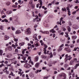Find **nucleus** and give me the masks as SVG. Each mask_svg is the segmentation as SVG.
Wrapping results in <instances>:
<instances>
[{
    "label": "nucleus",
    "mask_w": 79,
    "mask_h": 79,
    "mask_svg": "<svg viewBox=\"0 0 79 79\" xmlns=\"http://www.w3.org/2000/svg\"><path fill=\"white\" fill-rule=\"evenodd\" d=\"M36 46V47H39V43H36V44H34Z\"/></svg>",
    "instance_id": "29"
},
{
    "label": "nucleus",
    "mask_w": 79,
    "mask_h": 79,
    "mask_svg": "<svg viewBox=\"0 0 79 79\" xmlns=\"http://www.w3.org/2000/svg\"><path fill=\"white\" fill-rule=\"evenodd\" d=\"M71 59H72V57H69V59H68V60H69V61H70V60H71Z\"/></svg>",
    "instance_id": "61"
},
{
    "label": "nucleus",
    "mask_w": 79,
    "mask_h": 79,
    "mask_svg": "<svg viewBox=\"0 0 79 79\" xmlns=\"http://www.w3.org/2000/svg\"><path fill=\"white\" fill-rule=\"evenodd\" d=\"M57 50L58 52H60V51L62 50V48L60 47V48L58 49Z\"/></svg>",
    "instance_id": "28"
},
{
    "label": "nucleus",
    "mask_w": 79,
    "mask_h": 79,
    "mask_svg": "<svg viewBox=\"0 0 79 79\" xmlns=\"http://www.w3.org/2000/svg\"><path fill=\"white\" fill-rule=\"evenodd\" d=\"M39 56H36L35 57V62H37L38 61V60H39Z\"/></svg>",
    "instance_id": "8"
},
{
    "label": "nucleus",
    "mask_w": 79,
    "mask_h": 79,
    "mask_svg": "<svg viewBox=\"0 0 79 79\" xmlns=\"http://www.w3.org/2000/svg\"><path fill=\"white\" fill-rule=\"evenodd\" d=\"M64 50H66V51H67V52H69H69H71V49H70V48H65Z\"/></svg>",
    "instance_id": "4"
},
{
    "label": "nucleus",
    "mask_w": 79,
    "mask_h": 79,
    "mask_svg": "<svg viewBox=\"0 0 79 79\" xmlns=\"http://www.w3.org/2000/svg\"><path fill=\"white\" fill-rule=\"evenodd\" d=\"M14 40L16 42H18L17 41H18V40L17 39L14 38Z\"/></svg>",
    "instance_id": "33"
},
{
    "label": "nucleus",
    "mask_w": 79,
    "mask_h": 79,
    "mask_svg": "<svg viewBox=\"0 0 79 79\" xmlns=\"http://www.w3.org/2000/svg\"><path fill=\"white\" fill-rule=\"evenodd\" d=\"M73 29H78V28H79L78 26L76 25H73Z\"/></svg>",
    "instance_id": "7"
},
{
    "label": "nucleus",
    "mask_w": 79,
    "mask_h": 79,
    "mask_svg": "<svg viewBox=\"0 0 79 79\" xmlns=\"http://www.w3.org/2000/svg\"><path fill=\"white\" fill-rule=\"evenodd\" d=\"M67 28L68 32H70V31H71V27H70L68 26L67 27Z\"/></svg>",
    "instance_id": "23"
},
{
    "label": "nucleus",
    "mask_w": 79,
    "mask_h": 79,
    "mask_svg": "<svg viewBox=\"0 0 79 79\" xmlns=\"http://www.w3.org/2000/svg\"><path fill=\"white\" fill-rule=\"evenodd\" d=\"M10 38V37L7 36V35H6L4 36V40H8L9 38Z\"/></svg>",
    "instance_id": "12"
},
{
    "label": "nucleus",
    "mask_w": 79,
    "mask_h": 79,
    "mask_svg": "<svg viewBox=\"0 0 79 79\" xmlns=\"http://www.w3.org/2000/svg\"><path fill=\"white\" fill-rule=\"evenodd\" d=\"M77 36H72V40H76L77 39Z\"/></svg>",
    "instance_id": "10"
},
{
    "label": "nucleus",
    "mask_w": 79,
    "mask_h": 79,
    "mask_svg": "<svg viewBox=\"0 0 79 79\" xmlns=\"http://www.w3.org/2000/svg\"><path fill=\"white\" fill-rule=\"evenodd\" d=\"M4 20L6 23H8V20L7 19H4Z\"/></svg>",
    "instance_id": "55"
},
{
    "label": "nucleus",
    "mask_w": 79,
    "mask_h": 79,
    "mask_svg": "<svg viewBox=\"0 0 79 79\" xmlns=\"http://www.w3.org/2000/svg\"><path fill=\"white\" fill-rule=\"evenodd\" d=\"M26 33L28 35L31 34V29L30 28H28L27 29Z\"/></svg>",
    "instance_id": "2"
},
{
    "label": "nucleus",
    "mask_w": 79,
    "mask_h": 79,
    "mask_svg": "<svg viewBox=\"0 0 79 79\" xmlns=\"http://www.w3.org/2000/svg\"><path fill=\"white\" fill-rule=\"evenodd\" d=\"M22 59L24 60V61H25L26 60V57L24 56H23L22 58Z\"/></svg>",
    "instance_id": "27"
},
{
    "label": "nucleus",
    "mask_w": 79,
    "mask_h": 79,
    "mask_svg": "<svg viewBox=\"0 0 79 79\" xmlns=\"http://www.w3.org/2000/svg\"><path fill=\"white\" fill-rule=\"evenodd\" d=\"M74 47V45L73 44H72L70 45V48H73Z\"/></svg>",
    "instance_id": "37"
},
{
    "label": "nucleus",
    "mask_w": 79,
    "mask_h": 79,
    "mask_svg": "<svg viewBox=\"0 0 79 79\" xmlns=\"http://www.w3.org/2000/svg\"><path fill=\"white\" fill-rule=\"evenodd\" d=\"M50 32H52V33H54L55 32V31H54V29H52L50 31Z\"/></svg>",
    "instance_id": "26"
},
{
    "label": "nucleus",
    "mask_w": 79,
    "mask_h": 79,
    "mask_svg": "<svg viewBox=\"0 0 79 79\" xmlns=\"http://www.w3.org/2000/svg\"><path fill=\"white\" fill-rule=\"evenodd\" d=\"M69 24L70 26H71L72 25V24H71V22H69Z\"/></svg>",
    "instance_id": "56"
},
{
    "label": "nucleus",
    "mask_w": 79,
    "mask_h": 79,
    "mask_svg": "<svg viewBox=\"0 0 79 79\" xmlns=\"http://www.w3.org/2000/svg\"><path fill=\"white\" fill-rule=\"evenodd\" d=\"M64 44H62L60 46V48H61L62 47H64Z\"/></svg>",
    "instance_id": "51"
},
{
    "label": "nucleus",
    "mask_w": 79,
    "mask_h": 79,
    "mask_svg": "<svg viewBox=\"0 0 79 79\" xmlns=\"http://www.w3.org/2000/svg\"><path fill=\"white\" fill-rule=\"evenodd\" d=\"M68 54H67L65 55V57L66 58H68Z\"/></svg>",
    "instance_id": "62"
},
{
    "label": "nucleus",
    "mask_w": 79,
    "mask_h": 79,
    "mask_svg": "<svg viewBox=\"0 0 79 79\" xmlns=\"http://www.w3.org/2000/svg\"><path fill=\"white\" fill-rule=\"evenodd\" d=\"M3 51L2 50H0V55L2 56L3 55Z\"/></svg>",
    "instance_id": "20"
},
{
    "label": "nucleus",
    "mask_w": 79,
    "mask_h": 79,
    "mask_svg": "<svg viewBox=\"0 0 79 79\" xmlns=\"http://www.w3.org/2000/svg\"><path fill=\"white\" fill-rule=\"evenodd\" d=\"M12 47H13L14 48H16V46L14 44H12Z\"/></svg>",
    "instance_id": "41"
},
{
    "label": "nucleus",
    "mask_w": 79,
    "mask_h": 79,
    "mask_svg": "<svg viewBox=\"0 0 79 79\" xmlns=\"http://www.w3.org/2000/svg\"><path fill=\"white\" fill-rule=\"evenodd\" d=\"M41 71H42V70L40 69V70H37L36 71H35V73H36V74H37V73H39V72H41Z\"/></svg>",
    "instance_id": "22"
},
{
    "label": "nucleus",
    "mask_w": 79,
    "mask_h": 79,
    "mask_svg": "<svg viewBox=\"0 0 79 79\" xmlns=\"http://www.w3.org/2000/svg\"><path fill=\"white\" fill-rule=\"evenodd\" d=\"M40 64V62H37L35 64V68H39V64Z\"/></svg>",
    "instance_id": "5"
},
{
    "label": "nucleus",
    "mask_w": 79,
    "mask_h": 79,
    "mask_svg": "<svg viewBox=\"0 0 79 79\" xmlns=\"http://www.w3.org/2000/svg\"><path fill=\"white\" fill-rule=\"evenodd\" d=\"M44 46L45 48H44V49L46 50V49H47V45L45 44H44Z\"/></svg>",
    "instance_id": "24"
},
{
    "label": "nucleus",
    "mask_w": 79,
    "mask_h": 79,
    "mask_svg": "<svg viewBox=\"0 0 79 79\" xmlns=\"http://www.w3.org/2000/svg\"><path fill=\"white\" fill-rule=\"evenodd\" d=\"M61 10L62 11H65V12H66V9L65 8H62Z\"/></svg>",
    "instance_id": "19"
},
{
    "label": "nucleus",
    "mask_w": 79,
    "mask_h": 79,
    "mask_svg": "<svg viewBox=\"0 0 79 79\" xmlns=\"http://www.w3.org/2000/svg\"><path fill=\"white\" fill-rule=\"evenodd\" d=\"M18 3H19V4H21V0H19L18 1Z\"/></svg>",
    "instance_id": "45"
},
{
    "label": "nucleus",
    "mask_w": 79,
    "mask_h": 79,
    "mask_svg": "<svg viewBox=\"0 0 79 79\" xmlns=\"http://www.w3.org/2000/svg\"><path fill=\"white\" fill-rule=\"evenodd\" d=\"M44 53L45 55H46L47 52H46L47 51V50L46 49H44Z\"/></svg>",
    "instance_id": "36"
},
{
    "label": "nucleus",
    "mask_w": 79,
    "mask_h": 79,
    "mask_svg": "<svg viewBox=\"0 0 79 79\" xmlns=\"http://www.w3.org/2000/svg\"><path fill=\"white\" fill-rule=\"evenodd\" d=\"M41 32L42 33V34H49V32L47 31H41Z\"/></svg>",
    "instance_id": "9"
},
{
    "label": "nucleus",
    "mask_w": 79,
    "mask_h": 79,
    "mask_svg": "<svg viewBox=\"0 0 79 79\" xmlns=\"http://www.w3.org/2000/svg\"><path fill=\"white\" fill-rule=\"evenodd\" d=\"M77 50V48H75L73 51H76Z\"/></svg>",
    "instance_id": "59"
},
{
    "label": "nucleus",
    "mask_w": 79,
    "mask_h": 79,
    "mask_svg": "<svg viewBox=\"0 0 79 79\" xmlns=\"http://www.w3.org/2000/svg\"><path fill=\"white\" fill-rule=\"evenodd\" d=\"M74 64V61L73 60H71L70 61V63H69V64L70 65H73Z\"/></svg>",
    "instance_id": "18"
},
{
    "label": "nucleus",
    "mask_w": 79,
    "mask_h": 79,
    "mask_svg": "<svg viewBox=\"0 0 79 79\" xmlns=\"http://www.w3.org/2000/svg\"><path fill=\"white\" fill-rule=\"evenodd\" d=\"M50 77V76H47L46 77H44L43 78L44 79H47L48 78V77Z\"/></svg>",
    "instance_id": "25"
},
{
    "label": "nucleus",
    "mask_w": 79,
    "mask_h": 79,
    "mask_svg": "<svg viewBox=\"0 0 79 79\" xmlns=\"http://www.w3.org/2000/svg\"><path fill=\"white\" fill-rule=\"evenodd\" d=\"M31 6L32 9H34V7H35V5H34V4H32L31 5Z\"/></svg>",
    "instance_id": "16"
},
{
    "label": "nucleus",
    "mask_w": 79,
    "mask_h": 79,
    "mask_svg": "<svg viewBox=\"0 0 79 79\" xmlns=\"http://www.w3.org/2000/svg\"><path fill=\"white\" fill-rule=\"evenodd\" d=\"M37 37V34H34L33 35V38H35V37Z\"/></svg>",
    "instance_id": "30"
},
{
    "label": "nucleus",
    "mask_w": 79,
    "mask_h": 79,
    "mask_svg": "<svg viewBox=\"0 0 79 79\" xmlns=\"http://www.w3.org/2000/svg\"><path fill=\"white\" fill-rule=\"evenodd\" d=\"M37 27V25L35 24V25L34 26V27L35 28H36V27Z\"/></svg>",
    "instance_id": "64"
},
{
    "label": "nucleus",
    "mask_w": 79,
    "mask_h": 79,
    "mask_svg": "<svg viewBox=\"0 0 79 79\" xmlns=\"http://www.w3.org/2000/svg\"><path fill=\"white\" fill-rule=\"evenodd\" d=\"M8 50L10 49V50H12V47H11V46H9L8 47Z\"/></svg>",
    "instance_id": "39"
},
{
    "label": "nucleus",
    "mask_w": 79,
    "mask_h": 79,
    "mask_svg": "<svg viewBox=\"0 0 79 79\" xmlns=\"http://www.w3.org/2000/svg\"><path fill=\"white\" fill-rule=\"evenodd\" d=\"M68 60V58H65L64 59L65 62H66Z\"/></svg>",
    "instance_id": "38"
},
{
    "label": "nucleus",
    "mask_w": 79,
    "mask_h": 79,
    "mask_svg": "<svg viewBox=\"0 0 79 79\" xmlns=\"http://www.w3.org/2000/svg\"><path fill=\"white\" fill-rule=\"evenodd\" d=\"M15 52H18V49H15Z\"/></svg>",
    "instance_id": "60"
},
{
    "label": "nucleus",
    "mask_w": 79,
    "mask_h": 79,
    "mask_svg": "<svg viewBox=\"0 0 79 79\" xmlns=\"http://www.w3.org/2000/svg\"><path fill=\"white\" fill-rule=\"evenodd\" d=\"M16 47H18V42H16L15 43V45Z\"/></svg>",
    "instance_id": "58"
},
{
    "label": "nucleus",
    "mask_w": 79,
    "mask_h": 79,
    "mask_svg": "<svg viewBox=\"0 0 79 79\" xmlns=\"http://www.w3.org/2000/svg\"><path fill=\"white\" fill-rule=\"evenodd\" d=\"M60 77H64V78L63 79H66V75L64 73H63L59 75Z\"/></svg>",
    "instance_id": "3"
},
{
    "label": "nucleus",
    "mask_w": 79,
    "mask_h": 79,
    "mask_svg": "<svg viewBox=\"0 0 79 79\" xmlns=\"http://www.w3.org/2000/svg\"><path fill=\"white\" fill-rule=\"evenodd\" d=\"M40 5H42V1H40Z\"/></svg>",
    "instance_id": "63"
},
{
    "label": "nucleus",
    "mask_w": 79,
    "mask_h": 79,
    "mask_svg": "<svg viewBox=\"0 0 79 79\" xmlns=\"http://www.w3.org/2000/svg\"><path fill=\"white\" fill-rule=\"evenodd\" d=\"M3 26H0V29H1V30H3Z\"/></svg>",
    "instance_id": "31"
},
{
    "label": "nucleus",
    "mask_w": 79,
    "mask_h": 79,
    "mask_svg": "<svg viewBox=\"0 0 79 79\" xmlns=\"http://www.w3.org/2000/svg\"><path fill=\"white\" fill-rule=\"evenodd\" d=\"M11 29L12 30H13V31H14L15 30V28L13 27L12 26L11 27Z\"/></svg>",
    "instance_id": "49"
},
{
    "label": "nucleus",
    "mask_w": 79,
    "mask_h": 79,
    "mask_svg": "<svg viewBox=\"0 0 79 79\" xmlns=\"http://www.w3.org/2000/svg\"><path fill=\"white\" fill-rule=\"evenodd\" d=\"M58 63V61H54V62H53V64L55 65V63Z\"/></svg>",
    "instance_id": "43"
},
{
    "label": "nucleus",
    "mask_w": 79,
    "mask_h": 79,
    "mask_svg": "<svg viewBox=\"0 0 79 79\" xmlns=\"http://www.w3.org/2000/svg\"><path fill=\"white\" fill-rule=\"evenodd\" d=\"M43 25L45 27H47L48 25L47 24V23L46 22H44L43 23Z\"/></svg>",
    "instance_id": "17"
},
{
    "label": "nucleus",
    "mask_w": 79,
    "mask_h": 79,
    "mask_svg": "<svg viewBox=\"0 0 79 79\" xmlns=\"http://www.w3.org/2000/svg\"><path fill=\"white\" fill-rule=\"evenodd\" d=\"M21 33V31L19 30H17L15 32L16 34H20Z\"/></svg>",
    "instance_id": "6"
},
{
    "label": "nucleus",
    "mask_w": 79,
    "mask_h": 79,
    "mask_svg": "<svg viewBox=\"0 0 79 79\" xmlns=\"http://www.w3.org/2000/svg\"><path fill=\"white\" fill-rule=\"evenodd\" d=\"M62 29H63V31H66V28H65L64 27H63Z\"/></svg>",
    "instance_id": "57"
},
{
    "label": "nucleus",
    "mask_w": 79,
    "mask_h": 79,
    "mask_svg": "<svg viewBox=\"0 0 79 79\" xmlns=\"http://www.w3.org/2000/svg\"><path fill=\"white\" fill-rule=\"evenodd\" d=\"M72 77H75V75L74 73H73L72 74Z\"/></svg>",
    "instance_id": "50"
},
{
    "label": "nucleus",
    "mask_w": 79,
    "mask_h": 79,
    "mask_svg": "<svg viewBox=\"0 0 79 79\" xmlns=\"http://www.w3.org/2000/svg\"><path fill=\"white\" fill-rule=\"evenodd\" d=\"M63 34H64V32H63L59 33V35H63Z\"/></svg>",
    "instance_id": "47"
},
{
    "label": "nucleus",
    "mask_w": 79,
    "mask_h": 79,
    "mask_svg": "<svg viewBox=\"0 0 79 79\" xmlns=\"http://www.w3.org/2000/svg\"><path fill=\"white\" fill-rule=\"evenodd\" d=\"M27 51V48H25V49H24L22 51V53L23 54H24V53H25V51Z\"/></svg>",
    "instance_id": "14"
},
{
    "label": "nucleus",
    "mask_w": 79,
    "mask_h": 79,
    "mask_svg": "<svg viewBox=\"0 0 79 79\" xmlns=\"http://www.w3.org/2000/svg\"><path fill=\"white\" fill-rule=\"evenodd\" d=\"M4 66V64H2L0 65V68H2V66Z\"/></svg>",
    "instance_id": "53"
},
{
    "label": "nucleus",
    "mask_w": 79,
    "mask_h": 79,
    "mask_svg": "<svg viewBox=\"0 0 79 79\" xmlns=\"http://www.w3.org/2000/svg\"><path fill=\"white\" fill-rule=\"evenodd\" d=\"M64 19V18L63 17H61L60 19V20L61 21H63V19Z\"/></svg>",
    "instance_id": "52"
},
{
    "label": "nucleus",
    "mask_w": 79,
    "mask_h": 79,
    "mask_svg": "<svg viewBox=\"0 0 79 79\" xmlns=\"http://www.w3.org/2000/svg\"><path fill=\"white\" fill-rule=\"evenodd\" d=\"M38 16L39 17H42V15H40V13L39 14Z\"/></svg>",
    "instance_id": "48"
},
{
    "label": "nucleus",
    "mask_w": 79,
    "mask_h": 79,
    "mask_svg": "<svg viewBox=\"0 0 79 79\" xmlns=\"http://www.w3.org/2000/svg\"><path fill=\"white\" fill-rule=\"evenodd\" d=\"M11 56H12L11 54H9L6 55V56L7 58H10L11 57Z\"/></svg>",
    "instance_id": "13"
},
{
    "label": "nucleus",
    "mask_w": 79,
    "mask_h": 79,
    "mask_svg": "<svg viewBox=\"0 0 79 79\" xmlns=\"http://www.w3.org/2000/svg\"><path fill=\"white\" fill-rule=\"evenodd\" d=\"M24 66L25 68H27V69H28L29 68H30V67H32V65L30 64L26 63L25 64Z\"/></svg>",
    "instance_id": "1"
},
{
    "label": "nucleus",
    "mask_w": 79,
    "mask_h": 79,
    "mask_svg": "<svg viewBox=\"0 0 79 79\" xmlns=\"http://www.w3.org/2000/svg\"><path fill=\"white\" fill-rule=\"evenodd\" d=\"M6 15H4L2 16V18H5V17H6Z\"/></svg>",
    "instance_id": "54"
},
{
    "label": "nucleus",
    "mask_w": 79,
    "mask_h": 79,
    "mask_svg": "<svg viewBox=\"0 0 79 79\" xmlns=\"http://www.w3.org/2000/svg\"><path fill=\"white\" fill-rule=\"evenodd\" d=\"M56 1L55 0H54L53 1H52L51 2V3H52V4H53V3H56Z\"/></svg>",
    "instance_id": "46"
},
{
    "label": "nucleus",
    "mask_w": 79,
    "mask_h": 79,
    "mask_svg": "<svg viewBox=\"0 0 79 79\" xmlns=\"http://www.w3.org/2000/svg\"><path fill=\"white\" fill-rule=\"evenodd\" d=\"M67 66H68V64H66L64 65V68H67Z\"/></svg>",
    "instance_id": "40"
},
{
    "label": "nucleus",
    "mask_w": 79,
    "mask_h": 79,
    "mask_svg": "<svg viewBox=\"0 0 79 79\" xmlns=\"http://www.w3.org/2000/svg\"><path fill=\"white\" fill-rule=\"evenodd\" d=\"M12 7L13 8H17L18 6L16 5H13L12 6Z\"/></svg>",
    "instance_id": "32"
},
{
    "label": "nucleus",
    "mask_w": 79,
    "mask_h": 79,
    "mask_svg": "<svg viewBox=\"0 0 79 79\" xmlns=\"http://www.w3.org/2000/svg\"><path fill=\"white\" fill-rule=\"evenodd\" d=\"M35 17H36L35 19H33V22H35V19H39V16L37 15H36L35 16Z\"/></svg>",
    "instance_id": "11"
},
{
    "label": "nucleus",
    "mask_w": 79,
    "mask_h": 79,
    "mask_svg": "<svg viewBox=\"0 0 79 79\" xmlns=\"http://www.w3.org/2000/svg\"><path fill=\"white\" fill-rule=\"evenodd\" d=\"M21 44V46H23L24 45V42H23L20 43Z\"/></svg>",
    "instance_id": "44"
},
{
    "label": "nucleus",
    "mask_w": 79,
    "mask_h": 79,
    "mask_svg": "<svg viewBox=\"0 0 79 79\" xmlns=\"http://www.w3.org/2000/svg\"><path fill=\"white\" fill-rule=\"evenodd\" d=\"M11 4V2H7L6 3V5L7 6H9Z\"/></svg>",
    "instance_id": "21"
},
{
    "label": "nucleus",
    "mask_w": 79,
    "mask_h": 79,
    "mask_svg": "<svg viewBox=\"0 0 79 79\" xmlns=\"http://www.w3.org/2000/svg\"><path fill=\"white\" fill-rule=\"evenodd\" d=\"M29 4H31V5L33 4V3H32V0H31L30 1V2H29Z\"/></svg>",
    "instance_id": "35"
},
{
    "label": "nucleus",
    "mask_w": 79,
    "mask_h": 79,
    "mask_svg": "<svg viewBox=\"0 0 79 79\" xmlns=\"http://www.w3.org/2000/svg\"><path fill=\"white\" fill-rule=\"evenodd\" d=\"M6 13L7 14H11L12 13V11L10 10L7 11H6Z\"/></svg>",
    "instance_id": "15"
},
{
    "label": "nucleus",
    "mask_w": 79,
    "mask_h": 79,
    "mask_svg": "<svg viewBox=\"0 0 79 79\" xmlns=\"http://www.w3.org/2000/svg\"><path fill=\"white\" fill-rule=\"evenodd\" d=\"M42 57L44 59H46L47 58V56H43Z\"/></svg>",
    "instance_id": "42"
},
{
    "label": "nucleus",
    "mask_w": 79,
    "mask_h": 79,
    "mask_svg": "<svg viewBox=\"0 0 79 79\" xmlns=\"http://www.w3.org/2000/svg\"><path fill=\"white\" fill-rule=\"evenodd\" d=\"M74 3H79V0H76V1H74Z\"/></svg>",
    "instance_id": "34"
}]
</instances>
